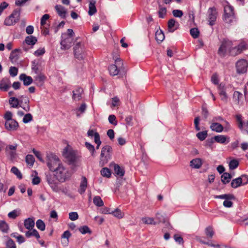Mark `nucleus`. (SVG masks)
I'll return each mask as SVG.
<instances>
[{
    "instance_id": "nucleus-61",
    "label": "nucleus",
    "mask_w": 248,
    "mask_h": 248,
    "mask_svg": "<svg viewBox=\"0 0 248 248\" xmlns=\"http://www.w3.org/2000/svg\"><path fill=\"white\" fill-rule=\"evenodd\" d=\"M94 142L97 144L96 147V149H98L101 144V141L100 139V135L98 133L95 134Z\"/></svg>"
},
{
    "instance_id": "nucleus-49",
    "label": "nucleus",
    "mask_w": 248,
    "mask_h": 248,
    "mask_svg": "<svg viewBox=\"0 0 248 248\" xmlns=\"http://www.w3.org/2000/svg\"><path fill=\"white\" fill-rule=\"evenodd\" d=\"M36 225L37 228L42 231H43L45 230V224L41 219H38L37 220L36 222Z\"/></svg>"
},
{
    "instance_id": "nucleus-15",
    "label": "nucleus",
    "mask_w": 248,
    "mask_h": 248,
    "mask_svg": "<svg viewBox=\"0 0 248 248\" xmlns=\"http://www.w3.org/2000/svg\"><path fill=\"white\" fill-rule=\"evenodd\" d=\"M208 20L209 25L213 26L215 24V22L217 19V12L216 8L210 7L208 9Z\"/></svg>"
},
{
    "instance_id": "nucleus-14",
    "label": "nucleus",
    "mask_w": 248,
    "mask_h": 248,
    "mask_svg": "<svg viewBox=\"0 0 248 248\" xmlns=\"http://www.w3.org/2000/svg\"><path fill=\"white\" fill-rule=\"evenodd\" d=\"M115 63L117 64H111L108 67V71L110 75L114 76L119 73L118 68H120V65H123V62L120 59H117L115 60Z\"/></svg>"
},
{
    "instance_id": "nucleus-46",
    "label": "nucleus",
    "mask_w": 248,
    "mask_h": 248,
    "mask_svg": "<svg viewBox=\"0 0 248 248\" xmlns=\"http://www.w3.org/2000/svg\"><path fill=\"white\" fill-rule=\"evenodd\" d=\"M11 171L16 176V177L21 179L22 178V175L19 170L16 167H13L11 168Z\"/></svg>"
},
{
    "instance_id": "nucleus-29",
    "label": "nucleus",
    "mask_w": 248,
    "mask_h": 248,
    "mask_svg": "<svg viewBox=\"0 0 248 248\" xmlns=\"http://www.w3.org/2000/svg\"><path fill=\"white\" fill-rule=\"evenodd\" d=\"M55 9L58 14L62 18H65L66 11L64 7L61 5H57L55 6Z\"/></svg>"
},
{
    "instance_id": "nucleus-13",
    "label": "nucleus",
    "mask_w": 248,
    "mask_h": 248,
    "mask_svg": "<svg viewBox=\"0 0 248 248\" xmlns=\"http://www.w3.org/2000/svg\"><path fill=\"white\" fill-rule=\"evenodd\" d=\"M247 43L245 42H241L238 46L233 47L231 50V55L235 56L240 54L243 51L247 49Z\"/></svg>"
},
{
    "instance_id": "nucleus-40",
    "label": "nucleus",
    "mask_w": 248,
    "mask_h": 248,
    "mask_svg": "<svg viewBox=\"0 0 248 248\" xmlns=\"http://www.w3.org/2000/svg\"><path fill=\"white\" fill-rule=\"evenodd\" d=\"M8 224L4 220H0V230L4 232L7 233L9 230Z\"/></svg>"
},
{
    "instance_id": "nucleus-2",
    "label": "nucleus",
    "mask_w": 248,
    "mask_h": 248,
    "mask_svg": "<svg viewBox=\"0 0 248 248\" xmlns=\"http://www.w3.org/2000/svg\"><path fill=\"white\" fill-rule=\"evenodd\" d=\"M112 148L110 146L106 145L101 149L100 157V164L103 166L111 158Z\"/></svg>"
},
{
    "instance_id": "nucleus-60",
    "label": "nucleus",
    "mask_w": 248,
    "mask_h": 248,
    "mask_svg": "<svg viewBox=\"0 0 248 248\" xmlns=\"http://www.w3.org/2000/svg\"><path fill=\"white\" fill-rule=\"evenodd\" d=\"M172 14L174 17L179 18H181L184 15L183 11L180 10H173Z\"/></svg>"
},
{
    "instance_id": "nucleus-48",
    "label": "nucleus",
    "mask_w": 248,
    "mask_h": 248,
    "mask_svg": "<svg viewBox=\"0 0 248 248\" xmlns=\"http://www.w3.org/2000/svg\"><path fill=\"white\" fill-rule=\"evenodd\" d=\"M167 10L165 7L159 6V10L158 12V16L160 18H163L166 15Z\"/></svg>"
},
{
    "instance_id": "nucleus-1",
    "label": "nucleus",
    "mask_w": 248,
    "mask_h": 248,
    "mask_svg": "<svg viewBox=\"0 0 248 248\" xmlns=\"http://www.w3.org/2000/svg\"><path fill=\"white\" fill-rule=\"evenodd\" d=\"M46 165L50 171L55 173L60 183H64L70 180L72 172L64 166L57 155L52 154L47 155Z\"/></svg>"
},
{
    "instance_id": "nucleus-4",
    "label": "nucleus",
    "mask_w": 248,
    "mask_h": 248,
    "mask_svg": "<svg viewBox=\"0 0 248 248\" xmlns=\"http://www.w3.org/2000/svg\"><path fill=\"white\" fill-rule=\"evenodd\" d=\"M75 57L79 60H84L86 56V50L84 46L81 43H76L73 47Z\"/></svg>"
},
{
    "instance_id": "nucleus-28",
    "label": "nucleus",
    "mask_w": 248,
    "mask_h": 248,
    "mask_svg": "<svg viewBox=\"0 0 248 248\" xmlns=\"http://www.w3.org/2000/svg\"><path fill=\"white\" fill-rule=\"evenodd\" d=\"M34 220L33 218H28L24 220V226L28 230H32L34 226Z\"/></svg>"
},
{
    "instance_id": "nucleus-27",
    "label": "nucleus",
    "mask_w": 248,
    "mask_h": 248,
    "mask_svg": "<svg viewBox=\"0 0 248 248\" xmlns=\"http://www.w3.org/2000/svg\"><path fill=\"white\" fill-rule=\"evenodd\" d=\"M202 159L200 158H197L192 159L190 162V166L194 169H199L202 165Z\"/></svg>"
},
{
    "instance_id": "nucleus-41",
    "label": "nucleus",
    "mask_w": 248,
    "mask_h": 248,
    "mask_svg": "<svg viewBox=\"0 0 248 248\" xmlns=\"http://www.w3.org/2000/svg\"><path fill=\"white\" fill-rule=\"evenodd\" d=\"M21 211L20 209H15L8 214V217L10 218L15 219L20 215Z\"/></svg>"
},
{
    "instance_id": "nucleus-55",
    "label": "nucleus",
    "mask_w": 248,
    "mask_h": 248,
    "mask_svg": "<svg viewBox=\"0 0 248 248\" xmlns=\"http://www.w3.org/2000/svg\"><path fill=\"white\" fill-rule=\"evenodd\" d=\"M86 147L91 152L92 155L93 156L95 153L94 147L90 143L86 142L85 143Z\"/></svg>"
},
{
    "instance_id": "nucleus-6",
    "label": "nucleus",
    "mask_w": 248,
    "mask_h": 248,
    "mask_svg": "<svg viewBox=\"0 0 248 248\" xmlns=\"http://www.w3.org/2000/svg\"><path fill=\"white\" fill-rule=\"evenodd\" d=\"M224 17L223 19L226 23H231L235 20V16L233 7L227 5L224 8Z\"/></svg>"
},
{
    "instance_id": "nucleus-5",
    "label": "nucleus",
    "mask_w": 248,
    "mask_h": 248,
    "mask_svg": "<svg viewBox=\"0 0 248 248\" xmlns=\"http://www.w3.org/2000/svg\"><path fill=\"white\" fill-rule=\"evenodd\" d=\"M233 47L232 42L231 41L228 39H224L218 48L217 53L220 57H224L228 51L231 54V50H232Z\"/></svg>"
},
{
    "instance_id": "nucleus-53",
    "label": "nucleus",
    "mask_w": 248,
    "mask_h": 248,
    "mask_svg": "<svg viewBox=\"0 0 248 248\" xmlns=\"http://www.w3.org/2000/svg\"><path fill=\"white\" fill-rule=\"evenodd\" d=\"M239 165V162L236 159H233L230 161L229 163V168L230 170L235 169Z\"/></svg>"
},
{
    "instance_id": "nucleus-32",
    "label": "nucleus",
    "mask_w": 248,
    "mask_h": 248,
    "mask_svg": "<svg viewBox=\"0 0 248 248\" xmlns=\"http://www.w3.org/2000/svg\"><path fill=\"white\" fill-rule=\"evenodd\" d=\"M204 232L206 237L209 239L213 238L215 234L214 229L213 227L211 226H209L207 227L205 229Z\"/></svg>"
},
{
    "instance_id": "nucleus-8",
    "label": "nucleus",
    "mask_w": 248,
    "mask_h": 248,
    "mask_svg": "<svg viewBox=\"0 0 248 248\" xmlns=\"http://www.w3.org/2000/svg\"><path fill=\"white\" fill-rule=\"evenodd\" d=\"M77 153L76 151L73 150L71 148L67 147L64 149L63 155L69 164H72L77 159Z\"/></svg>"
},
{
    "instance_id": "nucleus-11",
    "label": "nucleus",
    "mask_w": 248,
    "mask_h": 248,
    "mask_svg": "<svg viewBox=\"0 0 248 248\" xmlns=\"http://www.w3.org/2000/svg\"><path fill=\"white\" fill-rule=\"evenodd\" d=\"M17 147V144L15 143L13 145H8L5 148V153L12 160L15 159L17 156L16 153Z\"/></svg>"
},
{
    "instance_id": "nucleus-52",
    "label": "nucleus",
    "mask_w": 248,
    "mask_h": 248,
    "mask_svg": "<svg viewBox=\"0 0 248 248\" xmlns=\"http://www.w3.org/2000/svg\"><path fill=\"white\" fill-rule=\"evenodd\" d=\"M26 163L31 166H32L34 162V158L31 155H28L26 157Z\"/></svg>"
},
{
    "instance_id": "nucleus-22",
    "label": "nucleus",
    "mask_w": 248,
    "mask_h": 248,
    "mask_svg": "<svg viewBox=\"0 0 248 248\" xmlns=\"http://www.w3.org/2000/svg\"><path fill=\"white\" fill-rule=\"evenodd\" d=\"M178 26V23L174 19L171 18L170 19L168 22V31L170 32H173L177 29Z\"/></svg>"
},
{
    "instance_id": "nucleus-23",
    "label": "nucleus",
    "mask_w": 248,
    "mask_h": 248,
    "mask_svg": "<svg viewBox=\"0 0 248 248\" xmlns=\"http://www.w3.org/2000/svg\"><path fill=\"white\" fill-rule=\"evenodd\" d=\"M88 185V181L87 178L85 176H82L81 181L80 183L79 188L78 192L81 194H83L85 192Z\"/></svg>"
},
{
    "instance_id": "nucleus-39",
    "label": "nucleus",
    "mask_w": 248,
    "mask_h": 248,
    "mask_svg": "<svg viewBox=\"0 0 248 248\" xmlns=\"http://www.w3.org/2000/svg\"><path fill=\"white\" fill-rule=\"evenodd\" d=\"M114 171L115 173L120 177L124 176V171L123 169L121 168L118 165H114Z\"/></svg>"
},
{
    "instance_id": "nucleus-56",
    "label": "nucleus",
    "mask_w": 248,
    "mask_h": 248,
    "mask_svg": "<svg viewBox=\"0 0 248 248\" xmlns=\"http://www.w3.org/2000/svg\"><path fill=\"white\" fill-rule=\"evenodd\" d=\"M10 75L13 77H16L18 73V69L14 66H11L9 69Z\"/></svg>"
},
{
    "instance_id": "nucleus-16",
    "label": "nucleus",
    "mask_w": 248,
    "mask_h": 248,
    "mask_svg": "<svg viewBox=\"0 0 248 248\" xmlns=\"http://www.w3.org/2000/svg\"><path fill=\"white\" fill-rule=\"evenodd\" d=\"M215 141L221 144H227L230 142V138L222 135L215 136L210 139V142L213 144Z\"/></svg>"
},
{
    "instance_id": "nucleus-20",
    "label": "nucleus",
    "mask_w": 248,
    "mask_h": 248,
    "mask_svg": "<svg viewBox=\"0 0 248 248\" xmlns=\"http://www.w3.org/2000/svg\"><path fill=\"white\" fill-rule=\"evenodd\" d=\"M5 128L10 131L16 130L18 127V123L15 120H10L8 121H5Z\"/></svg>"
},
{
    "instance_id": "nucleus-58",
    "label": "nucleus",
    "mask_w": 248,
    "mask_h": 248,
    "mask_svg": "<svg viewBox=\"0 0 248 248\" xmlns=\"http://www.w3.org/2000/svg\"><path fill=\"white\" fill-rule=\"evenodd\" d=\"M6 248H16V246L14 241L11 239H8L6 243Z\"/></svg>"
},
{
    "instance_id": "nucleus-37",
    "label": "nucleus",
    "mask_w": 248,
    "mask_h": 248,
    "mask_svg": "<svg viewBox=\"0 0 248 248\" xmlns=\"http://www.w3.org/2000/svg\"><path fill=\"white\" fill-rule=\"evenodd\" d=\"M20 50L19 49H16L12 51L10 54L9 58L12 62H16L18 59V56L17 54V52L19 51Z\"/></svg>"
},
{
    "instance_id": "nucleus-19",
    "label": "nucleus",
    "mask_w": 248,
    "mask_h": 248,
    "mask_svg": "<svg viewBox=\"0 0 248 248\" xmlns=\"http://www.w3.org/2000/svg\"><path fill=\"white\" fill-rule=\"evenodd\" d=\"M11 87V82L9 78H4L0 81V90L7 91Z\"/></svg>"
},
{
    "instance_id": "nucleus-35",
    "label": "nucleus",
    "mask_w": 248,
    "mask_h": 248,
    "mask_svg": "<svg viewBox=\"0 0 248 248\" xmlns=\"http://www.w3.org/2000/svg\"><path fill=\"white\" fill-rule=\"evenodd\" d=\"M25 235L28 238L33 236L35 237L37 239H39L40 237L39 233L35 229L30 230V231L27 232L25 233Z\"/></svg>"
},
{
    "instance_id": "nucleus-36",
    "label": "nucleus",
    "mask_w": 248,
    "mask_h": 248,
    "mask_svg": "<svg viewBox=\"0 0 248 248\" xmlns=\"http://www.w3.org/2000/svg\"><path fill=\"white\" fill-rule=\"evenodd\" d=\"M221 181L224 184H226L230 182L232 175L227 172H224L221 176Z\"/></svg>"
},
{
    "instance_id": "nucleus-45",
    "label": "nucleus",
    "mask_w": 248,
    "mask_h": 248,
    "mask_svg": "<svg viewBox=\"0 0 248 248\" xmlns=\"http://www.w3.org/2000/svg\"><path fill=\"white\" fill-rule=\"evenodd\" d=\"M101 174L107 178H109L111 176V173L109 169L108 168H103L100 171Z\"/></svg>"
},
{
    "instance_id": "nucleus-33",
    "label": "nucleus",
    "mask_w": 248,
    "mask_h": 248,
    "mask_svg": "<svg viewBox=\"0 0 248 248\" xmlns=\"http://www.w3.org/2000/svg\"><path fill=\"white\" fill-rule=\"evenodd\" d=\"M155 39L158 43L162 42L165 39V35L161 30H157L155 34Z\"/></svg>"
},
{
    "instance_id": "nucleus-57",
    "label": "nucleus",
    "mask_w": 248,
    "mask_h": 248,
    "mask_svg": "<svg viewBox=\"0 0 248 248\" xmlns=\"http://www.w3.org/2000/svg\"><path fill=\"white\" fill-rule=\"evenodd\" d=\"M32 120V116L31 114L28 113L24 115L23 119V122L25 124L28 123L31 121Z\"/></svg>"
},
{
    "instance_id": "nucleus-62",
    "label": "nucleus",
    "mask_w": 248,
    "mask_h": 248,
    "mask_svg": "<svg viewBox=\"0 0 248 248\" xmlns=\"http://www.w3.org/2000/svg\"><path fill=\"white\" fill-rule=\"evenodd\" d=\"M78 217V214L76 212H70L69 214V218L70 220L74 221L77 220Z\"/></svg>"
},
{
    "instance_id": "nucleus-26",
    "label": "nucleus",
    "mask_w": 248,
    "mask_h": 248,
    "mask_svg": "<svg viewBox=\"0 0 248 248\" xmlns=\"http://www.w3.org/2000/svg\"><path fill=\"white\" fill-rule=\"evenodd\" d=\"M71 234L68 231H65L62 235V243L64 246H67L69 243V238Z\"/></svg>"
},
{
    "instance_id": "nucleus-31",
    "label": "nucleus",
    "mask_w": 248,
    "mask_h": 248,
    "mask_svg": "<svg viewBox=\"0 0 248 248\" xmlns=\"http://www.w3.org/2000/svg\"><path fill=\"white\" fill-rule=\"evenodd\" d=\"M37 42V39L36 37L30 35L26 37L25 42L28 45L33 46Z\"/></svg>"
},
{
    "instance_id": "nucleus-44",
    "label": "nucleus",
    "mask_w": 248,
    "mask_h": 248,
    "mask_svg": "<svg viewBox=\"0 0 248 248\" xmlns=\"http://www.w3.org/2000/svg\"><path fill=\"white\" fill-rule=\"evenodd\" d=\"M233 98L239 104L243 98V94L239 92L235 91L233 93Z\"/></svg>"
},
{
    "instance_id": "nucleus-25",
    "label": "nucleus",
    "mask_w": 248,
    "mask_h": 248,
    "mask_svg": "<svg viewBox=\"0 0 248 248\" xmlns=\"http://www.w3.org/2000/svg\"><path fill=\"white\" fill-rule=\"evenodd\" d=\"M210 128L213 131L218 133L221 132L223 130V126L221 124L216 122H213L211 124Z\"/></svg>"
},
{
    "instance_id": "nucleus-54",
    "label": "nucleus",
    "mask_w": 248,
    "mask_h": 248,
    "mask_svg": "<svg viewBox=\"0 0 248 248\" xmlns=\"http://www.w3.org/2000/svg\"><path fill=\"white\" fill-rule=\"evenodd\" d=\"M155 219L156 220L155 221L157 222V224H158L159 223L164 222L165 217L160 213H157L155 215Z\"/></svg>"
},
{
    "instance_id": "nucleus-59",
    "label": "nucleus",
    "mask_w": 248,
    "mask_h": 248,
    "mask_svg": "<svg viewBox=\"0 0 248 248\" xmlns=\"http://www.w3.org/2000/svg\"><path fill=\"white\" fill-rule=\"evenodd\" d=\"M108 122L110 124L116 125L117 124V121L116 117L114 115H110L108 116Z\"/></svg>"
},
{
    "instance_id": "nucleus-12",
    "label": "nucleus",
    "mask_w": 248,
    "mask_h": 248,
    "mask_svg": "<svg viewBox=\"0 0 248 248\" xmlns=\"http://www.w3.org/2000/svg\"><path fill=\"white\" fill-rule=\"evenodd\" d=\"M248 63L246 60L241 59L236 63L237 72L239 74H243L247 72Z\"/></svg>"
},
{
    "instance_id": "nucleus-24",
    "label": "nucleus",
    "mask_w": 248,
    "mask_h": 248,
    "mask_svg": "<svg viewBox=\"0 0 248 248\" xmlns=\"http://www.w3.org/2000/svg\"><path fill=\"white\" fill-rule=\"evenodd\" d=\"M19 79L23 81L25 86H29L31 84L33 81L32 78L30 76H28L25 74H22L19 76Z\"/></svg>"
},
{
    "instance_id": "nucleus-17",
    "label": "nucleus",
    "mask_w": 248,
    "mask_h": 248,
    "mask_svg": "<svg viewBox=\"0 0 248 248\" xmlns=\"http://www.w3.org/2000/svg\"><path fill=\"white\" fill-rule=\"evenodd\" d=\"M236 119L238 123L239 128L246 134H248V121L244 123L242 120V116L240 114L236 115Z\"/></svg>"
},
{
    "instance_id": "nucleus-21",
    "label": "nucleus",
    "mask_w": 248,
    "mask_h": 248,
    "mask_svg": "<svg viewBox=\"0 0 248 248\" xmlns=\"http://www.w3.org/2000/svg\"><path fill=\"white\" fill-rule=\"evenodd\" d=\"M83 90L80 87H77L73 91L72 98L75 101H79L82 98Z\"/></svg>"
},
{
    "instance_id": "nucleus-47",
    "label": "nucleus",
    "mask_w": 248,
    "mask_h": 248,
    "mask_svg": "<svg viewBox=\"0 0 248 248\" xmlns=\"http://www.w3.org/2000/svg\"><path fill=\"white\" fill-rule=\"evenodd\" d=\"M217 199H225L226 200L234 199V196L232 194H223L216 197Z\"/></svg>"
},
{
    "instance_id": "nucleus-42",
    "label": "nucleus",
    "mask_w": 248,
    "mask_h": 248,
    "mask_svg": "<svg viewBox=\"0 0 248 248\" xmlns=\"http://www.w3.org/2000/svg\"><path fill=\"white\" fill-rule=\"evenodd\" d=\"M93 202L96 206L98 207H101L104 205V202L102 200L99 196H96L93 198Z\"/></svg>"
},
{
    "instance_id": "nucleus-43",
    "label": "nucleus",
    "mask_w": 248,
    "mask_h": 248,
    "mask_svg": "<svg viewBox=\"0 0 248 248\" xmlns=\"http://www.w3.org/2000/svg\"><path fill=\"white\" fill-rule=\"evenodd\" d=\"M114 217L118 218H122L124 216V214L118 208L116 209L114 211L111 212Z\"/></svg>"
},
{
    "instance_id": "nucleus-7",
    "label": "nucleus",
    "mask_w": 248,
    "mask_h": 248,
    "mask_svg": "<svg viewBox=\"0 0 248 248\" xmlns=\"http://www.w3.org/2000/svg\"><path fill=\"white\" fill-rule=\"evenodd\" d=\"M20 11L19 9L15 10L13 13L4 20V24L6 26H12L19 20Z\"/></svg>"
},
{
    "instance_id": "nucleus-9",
    "label": "nucleus",
    "mask_w": 248,
    "mask_h": 248,
    "mask_svg": "<svg viewBox=\"0 0 248 248\" xmlns=\"http://www.w3.org/2000/svg\"><path fill=\"white\" fill-rule=\"evenodd\" d=\"M248 183V176L246 175H242L236 179H233L231 182V186L236 188L241 185H245Z\"/></svg>"
},
{
    "instance_id": "nucleus-18",
    "label": "nucleus",
    "mask_w": 248,
    "mask_h": 248,
    "mask_svg": "<svg viewBox=\"0 0 248 248\" xmlns=\"http://www.w3.org/2000/svg\"><path fill=\"white\" fill-rule=\"evenodd\" d=\"M20 107L26 111H29L30 110V107L29 105L30 103V99L29 97L26 96H21L20 97Z\"/></svg>"
},
{
    "instance_id": "nucleus-63",
    "label": "nucleus",
    "mask_w": 248,
    "mask_h": 248,
    "mask_svg": "<svg viewBox=\"0 0 248 248\" xmlns=\"http://www.w3.org/2000/svg\"><path fill=\"white\" fill-rule=\"evenodd\" d=\"M45 78L46 77L43 74H40L35 77V80L38 82H43Z\"/></svg>"
},
{
    "instance_id": "nucleus-64",
    "label": "nucleus",
    "mask_w": 248,
    "mask_h": 248,
    "mask_svg": "<svg viewBox=\"0 0 248 248\" xmlns=\"http://www.w3.org/2000/svg\"><path fill=\"white\" fill-rule=\"evenodd\" d=\"M45 53V49L44 48H41L37 49L34 52V55L37 57L42 56Z\"/></svg>"
},
{
    "instance_id": "nucleus-34",
    "label": "nucleus",
    "mask_w": 248,
    "mask_h": 248,
    "mask_svg": "<svg viewBox=\"0 0 248 248\" xmlns=\"http://www.w3.org/2000/svg\"><path fill=\"white\" fill-rule=\"evenodd\" d=\"M95 2L94 1H90L89 5V11H88V14L92 16L95 14L96 12V8L95 6Z\"/></svg>"
},
{
    "instance_id": "nucleus-50",
    "label": "nucleus",
    "mask_w": 248,
    "mask_h": 248,
    "mask_svg": "<svg viewBox=\"0 0 248 248\" xmlns=\"http://www.w3.org/2000/svg\"><path fill=\"white\" fill-rule=\"evenodd\" d=\"M190 34L193 38H197L200 34L198 28H192L190 30Z\"/></svg>"
},
{
    "instance_id": "nucleus-3",
    "label": "nucleus",
    "mask_w": 248,
    "mask_h": 248,
    "mask_svg": "<svg viewBox=\"0 0 248 248\" xmlns=\"http://www.w3.org/2000/svg\"><path fill=\"white\" fill-rule=\"evenodd\" d=\"M45 180L52 190L55 192H59L60 189L58 185L60 182L58 181L55 173L52 174L50 172H46L45 173Z\"/></svg>"
},
{
    "instance_id": "nucleus-30",
    "label": "nucleus",
    "mask_w": 248,
    "mask_h": 248,
    "mask_svg": "<svg viewBox=\"0 0 248 248\" xmlns=\"http://www.w3.org/2000/svg\"><path fill=\"white\" fill-rule=\"evenodd\" d=\"M9 103L12 108H18L19 107H20L19 99L16 97H10L9 100Z\"/></svg>"
},
{
    "instance_id": "nucleus-38",
    "label": "nucleus",
    "mask_w": 248,
    "mask_h": 248,
    "mask_svg": "<svg viewBox=\"0 0 248 248\" xmlns=\"http://www.w3.org/2000/svg\"><path fill=\"white\" fill-rule=\"evenodd\" d=\"M141 220L143 223L146 224H150V225H156L157 224V222L155 221V219L153 217H144L141 218Z\"/></svg>"
},
{
    "instance_id": "nucleus-51",
    "label": "nucleus",
    "mask_w": 248,
    "mask_h": 248,
    "mask_svg": "<svg viewBox=\"0 0 248 248\" xmlns=\"http://www.w3.org/2000/svg\"><path fill=\"white\" fill-rule=\"evenodd\" d=\"M197 137L200 140H204L206 138L207 136V131H202L198 132L196 134Z\"/></svg>"
},
{
    "instance_id": "nucleus-10",
    "label": "nucleus",
    "mask_w": 248,
    "mask_h": 248,
    "mask_svg": "<svg viewBox=\"0 0 248 248\" xmlns=\"http://www.w3.org/2000/svg\"><path fill=\"white\" fill-rule=\"evenodd\" d=\"M62 40L61 41V49L67 50L69 49L73 43V38L71 36H66L65 34H62Z\"/></svg>"
}]
</instances>
